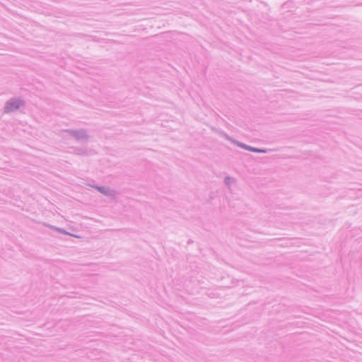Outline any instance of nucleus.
I'll use <instances>...</instances> for the list:
<instances>
[{
	"label": "nucleus",
	"mask_w": 362,
	"mask_h": 362,
	"mask_svg": "<svg viewBox=\"0 0 362 362\" xmlns=\"http://www.w3.org/2000/svg\"><path fill=\"white\" fill-rule=\"evenodd\" d=\"M247 148L250 150V151H254V152H265V151L259 150V149H256V148H251V147H249V148Z\"/></svg>",
	"instance_id": "nucleus-2"
},
{
	"label": "nucleus",
	"mask_w": 362,
	"mask_h": 362,
	"mask_svg": "<svg viewBox=\"0 0 362 362\" xmlns=\"http://www.w3.org/2000/svg\"><path fill=\"white\" fill-rule=\"evenodd\" d=\"M19 105L18 104H17L16 102H13V103H9L7 107H6V111L7 112H10V111H12L13 109H17L18 108Z\"/></svg>",
	"instance_id": "nucleus-1"
}]
</instances>
